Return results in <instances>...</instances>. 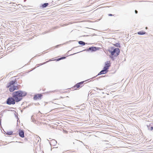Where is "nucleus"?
Returning a JSON list of instances; mask_svg holds the SVG:
<instances>
[{
  "instance_id": "nucleus-1",
  "label": "nucleus",
  "mask_w": 153,
  "mask_h": 153,
  "mask_svg": "<svg viewBox=\"0 0 153 153\" xmlns=\"http://www.w3.org/2000/svg\"><path fill=\"white\" fill-rule=\"evenodd\" d=\"M27 93L23 91L19 90L14 92L12 93V97L15 99L16 102L20 101L22 99V97L25 96Z\"/></svg>"
},
{
  "instance_id": "nucleus-2",
  "label": "nucleus",
  "mask_w": 153,
  "mask_h": 153,
  "mask_svg": "<svg viewBox=\"0 0 153 153\" xmlns=\"http://www.w3.org/2000/svg\"><path fill=\"white\" fill-rule=\"evenodd\" d=\"M16 82V79L14 80L8 82L7 85L6 87L9 88V91L11 92L14 91L15 90H18L19 87L18 85H15L14 84Z\"/></svg>"
},
{
  "instance_id": "nucleus-3",
  "label": "nucleus",
  "mask_w": 153,
  "mask_h": 153,
  "mask_svg": "<svg viewBox=\"0 0 153 153\" xmlns=\"http://www.w3.org/2000/svg\"><path fill=\"white\" fill-rule=\"evenodd\" d=\"M108 51L111 53V58L117 56L120 53L119 48H114L113 47H111V50H109Z\"/></svg>"
},
{
  "instance_id": "nucleus-4",
  "label": "nucleus",
  "mask_w": 153,
  "mask_h": 153,
  "mask_svg": "<svg viewBox=\"0 0 153 153\" xmlns=\"http://www.w3.org/2000/svg\"><path fill=\"white\" fill-rule=\"evenodd\" d=\"M84 82V81L81 82L77 83L74 86L72 87L71 88L73 90H76L79 89V88L82 87L83 85V83Z\"/></svg>"
},
{
  "instance_id": "nucleus-5",
  "label": "nucleus",
  "mask_w": 153,
  "mask_h": 153,
  "mask_svg": "<svg viewBox=\"0 0 153 153\" xmlns=\"http://www.w3.org/2000/svg\"><path fill=\"white\" fill-rule=\"evenodd\" d=\"M16 100L12 97H9L7 100V103L8 105H14L15 103Z\"/></svg>"
},
{
  "instance_id": "nucleus-6",
  "label": "nucleus",
  "mask_w": 153,
  "mask_h": 153,
  "mask_svg": "<svg viewBox=\"0 0 153 153\" xmlns=\"http://www.w3.org/2000/svg\"><path fill=\"white\" fill-rule=\"evenodd\" d=\"M111 63L110 61H107L105 63V66L104 68L108 70L109 67L111 66Z\"/></svg>"
},
{
  "instance_id": "nucleus-7",
  "label": "nucleus",
  "mask_w": 153,
  "mask_h": 153,
  "mask_svg": "<svg viewBox=\"0 0 153 153\" xmlns=\"http://www.w3.org/2000/svg\"><path fill=\"white\" fill-rule=\"evenodd\" d=\"M42 96V95L41 94L35 95L33 97V99L35 100L40 99Z\"/></svg>"
},
{
  "instance_id": "nucleus-8",
  "label": "nucleus",
  "mask_w": 153,
  "mask_h": 153,
  "mask_svg": "<svg viewBox=\"0 0 153 153\" xmlns=\"http://www.w3.org/2000/svg\"><path fill=\"white\" fill-rule=\"evenodd\" d=\"M108 70L106 69L103 68V70L101 71L98 74V75H101L102 74H106L108 72Z\"/></svg>"
},
{
  "instance_id": "nucleus-9",
  "label": "nucleus",
  "mask_w": 153,
  "mask_h": 153,
  "mask_svg": "<svg viewBox=\"0 0 153 153\" xmlns=\"http://www.w3.org/2000/svg\"><path fill=\"white\" fill-rule=\"evenodd\" d=\"M19 135L20 137L22 138L24 137V133L23 130H19Z\"/></svg>"
},
{
  "instance_id": "nucleus-10",
  "label": "nucleus",
  "mask_w": 153,
  "mask_h": 153,
  "mask_svg": "<svg viewBox=\"0 0 153 153\" xmlns=\"http://www.w3.org/2000/svg\"><path fill=\"white\" fill-rule=\"evenodd\" d=\"M65 58H66V57L63 56V57H62L59 58L57 59H55L54 60H56V61H58L62 59H65Z\"/></svg>"
},
{
  "instance_id": "nucleus-11",
  "label": "nucleus",
  "mask_w": 153,
  "mask_h": 153,
  "mask_svg": "<svg viewBox=\"0 0 153 153\" xmlns=\"http://www.w3.org/2000/svg\"><path fill=\"white\" fill-rule=\"evenodd\" d=\"M146 32L144 31H140L137 33V34L139 35H143L146 33Z\"/></svg>"
},
{
  "instance_id": "nucleus-12",
  "label": "nucleus",
  "mask_w": 153,
  "mask_h": 153,
  "mask_svg": "<svg viewBox=\"0 0 153 153\" xmlns=\"http://www.w3.org/2000/svg\"><path fill=\"white\" fill-rule=\"evenodd\" d=\"M48 5V3H45L42 5V7L43 8H45L47 7Z\"/></svg>"
},
{
  "instance_id": "nucleus-13",
  "label": "nucleus",
  "mask_w": 153,
  "mask_h": 153,
  "mask_svg": "<svg viewBox=\"0 0 153 153\" xmlns=\"http://www.w3.org/2000/svg\"><path fill=\"white\" fill-rule=\"evenodd\" d=\"M79 44L80 45H85V43L83 41H80L79 42Z\"/></svg>"
},
{
  "instance_id": "nucleus-14",
  "label": "nucleus",
  "mask_w": 153,
  "mask_h": 153,
  "mask_svg": "<svg viewBox=\"0 0 153 153\" xmlns=\"http://www.w3.org/2000/svg\"><path fill=\"white\" fill-rule=\"evenodd\" d=\"M114 45L116 47H120V45L119 43H116L115 44H114Z\"/></svg>"
},
{
  "instance_id": "nucleus-15",
  "label": "nucleus",
  "mask_w": 153,
  "mask_h": 153,
  "mask_svg": "<svg viewBox=\"0 0 153 153\" xmlns=\"http://www.w3.org/2000/svg\"><path fill=\"white\" fill-rule=\"evenodd\" d=\"M7 134L9 135H12L13 134V132L10 131V132H8L7 133Z\"/></svg>"
},
{
  "instance_id": "nucleus-16",
  "label": "nucleus",
  "mask_w": 153,
  "mask_h": 153,
  "mask_svg": "<svg viewBox=\"0 0 153 153\" xmlns=\"http://www.w3.org/2000/svg\"><path fill=\"white\" fill-rule=\"evenodd\" d=\"M48 61H47V62H45L44 63H41V64H40V65H43V64H44L46 63H47V62H48Z\"/></svg>"
},
{
  "instance_id": "nucleus-17",
  "label": "nucleus",
  "mask_w": 153,
  "mask_h": 153,
  "mask_svg": "<svg viewBox=\"0 0 153 153\" xmlns=\"http://www.w3.org/2000/svg\"><path fill=\"white\" fill-rule=\"evenodd\" d=\"M151 130H153V127H151Z\"/></svg>"
},
{
  "instance_id": "nucleus-18",
  "label": "nucleus",
  "mask_w": 153,
  "mask_h": 153,
  "mask_svg": "<svg viewBox=\"0 0 153 153\" xmlns=\"http://www.w3.org/2000/svg\"><path fill=\"white\" fill-rule=\"evenodd\" d=\"M135 12L136 13H137L138 12L137 11V10H135Z\"/></svg>"
},
{
  "instance_id": "nucleus-19",
  "label": "nucleus",
  "mask_w": 153,
  "mask_h": 153,
  "mask_svg": "<svg viewBox=\"0 0 153 153\" xmlns=\"http://www.w3.org/2000/svg\"><path fill=\"white\" fill-rule=\"evenodd\" d=\"M109 16H112V14H109Z\"/></svg>"
},
{
  "instance_id": "nucleus-20",
  "label": "nucleus",
  "mask_w": 153,
  "mask_h": 153,
  "mask_svg": "<svg viewBox=\"0 0 153 153\" xmlns=\"http://www.w3.org/2000/svg\"><path fill=\"white\" fill-rule=\"evenodd\" d=\"M91 48H89V49L91 50Z\"/></svg>"
},
{
  "instance_id": "nucleus-21",
  "label": "nucleus",
  "mask_w": 153,
  "mask_h": 153,
  "mask_svg": "<svg viewBox=\"0 0 153 153\" xmlns=\"http://www.w3.org/2000/svg\"><path fill=\"white\" fill-rule=\"evenodd\" d=\"M1 121H0V124H1Z\"/></svg>"
}]
</instances>
